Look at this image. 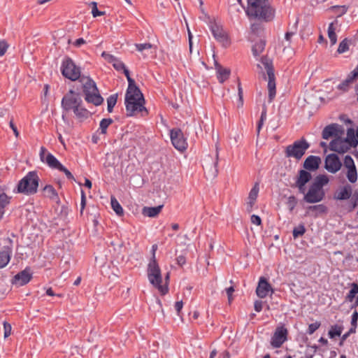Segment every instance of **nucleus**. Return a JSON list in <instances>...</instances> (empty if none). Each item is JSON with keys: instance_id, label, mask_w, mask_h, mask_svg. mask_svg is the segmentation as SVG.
<instances>
[{"instance_id": "6e6552de", "label": "nucleus", "mask_w": 358, "mask_h": 358, "mask_svg": "<svg viewBox=\"0 0 358 358\" xmlns=\"http://www.w3.org/2000/svg\"><path fill=\"white\" fill-rule=\"evenodd\" d=\"M73 87L75 90H70L62 99V108L66 112L72 110L75 106L83 103V101L80 97L82 89L79 86H73Z\"/></svg>"}, {"instance_id": "2f4dec72", "label": "nucleus", "mask_w": 358, "mask_h": 358, "mask_svg": "<svg viewBox=\"0 0 358 358\" xmlns=\"http://www.w3.org/2000/svg\"><path fill=\"white\" fill-rule=\"evenodd\" d=\"M122 71L127 77L128 81V87L127 91L134 90L138 92L139 87L136 86L135 80L131 78L129 71L126 68V66Z\"/></svg>"}, {"instance_id": "ea45409f", "label": "nucleus", "mask_w": 358, "mask_h": 358, "mask_svg": "<svg viewBox=\"0 0 358 358\" xmlns=\"http://www.w3.org/2000/svg\"><path fill=\"white\" fill-rule=\"evenodd\" d=\"M346 176L351 183H355L357 180V171L356 166L348 168Z\"/></svg>"}, {"instance_id": "3c124183", "label": "nucleus", "mask_w": 358, "mask_h": 358, "mask_svg": "<svg viewBox=\"0 0 358 358\" xmlns=\"http://www.w3.org/2000/svg\"><path fill=\"white\" fill-rule=\"evenodd\" d=\"M8 48V44L5 40H0V56H3L5 55L7 49Z\"/></svg>"}, {"instance_id": "393cba45", "label": "nucleus", "mask_w": 358, "mask_h": 358, "mask_svg": "<svg viewBox=\"0 0 358 358\" xmlns=\"http://www.w3.org/2000/svg\"><path fill=\"white\" fill-rule=\"evenodd\" d=\"M217 166V162H212L210 164H206V167H203L204 173L206 177L214 178L217 176L218 173Z\"/></svg>"}, {"instance_id": "4d7b16f0", "label": "nucleus", "mask_w": 358, "mask_h": 358, "mask_svg": "<svg viewBox=\"0 0 358 358\" xmlns=\"http://www.w3.org/2000/svg\"><path fill=\"white\" fill-rule=\"evenodd\" d=\"M86 205V196L83 190H81L80 214L82 215Z\"/></svg>"}, {"instance_id": "37998d69", "label": "nucleus", "mask_w": 358, "mask_h": 358, "mask_svg": "<svg viewBox=\"0 0 358 358\" xmlns=\"http://www.w3.org/2000/svg\"><path fill=\"white\" fill-rule=\"evenodd\" d=\"M286 204L290 212H292L296 206L297 205V199L295 196L292 195L287 198Z\"/></svg>"}, {"instance_id": "a19ab883", "label": "nucleus", "mask_w": 358, "mask_h": 358, "mask_svg": "<svg viewBox=\"0 0 358 358\" xmlns=\"http://www.w3.org/2000/svg\"><path fill=\"white\" fill-rule=\"evenodd\" d=\"M350 41L348 40L347 38H344L338 45V48L337 49V52L339 54H342L345 52L349 50V44Z\"/></svg>"}, {"instance_id": "a878e982", "label": "nucleus", "mask_w": 358, "mask_h": 358, "mask_svg": "<svg viewBox=\"0 0 358 358\" xmlns=\"http://www.w3.org/2000/svg\"><path fill=\"white\" fill-rule=\"evenodd\" d=\"M344 141L348 144L350 146V148L351 147L355 148L358 145V138H356L355 134V131L352 128H350L347 131V137L345 138H343Z\"/></svg>"}, {"instance_id": "de8ad7c7", "label": "nucleus", "mask_w": 358, "mask_h": 358, "mask_svg": "<svg viewBox=\"0 0 358 358\" xmlns=\"http://www.w3.org/2000/svg\"><path fill=\"white\" fill-rule=\"evenodd\" d=\"M350 287L351 289L349 291V292L348 293V294L346 295L345 300L348 301L352 302L355 299L357 292L355 290V289L353 287V286H350Z\"/></svg>"}, {"instance_id": "e433bc0d", "label": "nucleus", "mask_w": 358, "mask_h": 358, "mask_svg": "<svg viewBox=\"0 0 358 358\" xmlns=\"http://www.w3.org/2000/svg\"><path fill=\"white\" fill-rule=\"evenodd\" d=\"M113 122L111 118H103L101 120L99 124L100 133L101 134H106L107 133L108 127Z\"/></svg>"}, {"instance_id": "a18cd8bd", "label": "nucleus", "mask_w": 358, "mask_h": 358, "mask_svg": "<svg viewBox=\"0 0 358 358\" xmlns=\"http://www.w3.org/2000/svg\"><path fill=\"white\" fill-rule=\"evenodd\" d=\"M92 13L94 17H96L98 16H101L105 15V12L103 11H99L97 8V4L96 2L93 1L92 2Z\"/></svg>"}, {"instance_id": "052dcab7", "label": "nucleus", "mask_w": 358, "mask_h": 358, "mask_svg": "<svg viewBox=\"0 0 358 358\" xmlns=\"http://www.w3.org/2000/svg\"><path fill=\"white\" fill-rule=\"evenodd\" d=\"M183 307V302L182 301H176L175 303V309L177 312V315L178 316H180V313L182 310V308Z\"/></svg>"}, {"instance_id": "4be33fe9", "label": "nucleus", "mask_w": 358, "mask_h": 358, "mask_svg": "<svg viewBox=\"0 0 358 358\" xmlns=\"http://www.w3.org/2000/svg\"><path fill=\"white\" fill-rule=\"evenodd\" d=\"M352 186L349 184H346L335 192L334 197L336 200H347L352 196Z\"/></svg>"}, {"instance_id": "c03bdc74", "label": "nucleus", "mask_w": 358, "mask_h": 358, "mask_svg": "<svg viewBox=\"0 0 358 358\" xmlns=\"http://www.w3.org/2000/svg\"><path fill=\"white\" fill-rule=\"evenodd\" d=\"M112 65L117 71H121L125 67L124 64L117 57L114 60Z\"/></svg>"}, {"instance_id": "c85d7f7f", "label": "nucleus", "mask_w": 358, "mask_h": 358, "mask_svg": "<svg viewBox=\"0 0 358 358\" xmlns=\"http://www.w3.org/2000/svg\"><path fill=\"white\" fill-rule=\"evenodd\" d=\"M43 190L45 196L53 201L59 200L58 194L52 185H47L43 187Z\"/></svg>"}, {"instance_id": "9d476101", "label": "nucleus", "mask_w": 358, "mask_h": 358, "mask_svg": "<svg viewBox=\"0 0 358 358\" xmlns=\"http://www.w3.org/2000/svg\"><path fill=\"white\" fill-rule=\"evenodd\" d=\"M170 138L173 147L179 151L187 149V143L182 130L179 128H173L170 130Z\"/></svg>"}, {"instance_id": "7c9ffc66", "label": "nucleus", "mask_w": 358, "mask_h": 358, "mask_svg": "<svg viewBox=\"0 0 358 358\" xmlns=\"http://www.w3.org/2000/svg\"><path fill=\"white\" fill-rule=\"evenodd\" d=\"M266 41L260 39L257 41L252 48V54L255 57L259 56L265 49Z\"/></svg>"}, {"instance_id": "b1692460", "label": "nucleus", "mask_w": 358, "mask_h": 358, "mask_svg": "<svg viewBox=\"0 0 358 358\" xmlns=\"http://www.w3.org/2000/svg\"><path fill=\"white\" fill-rule=\"evenodd\" d=\"M72 110L76 117L80 121L87 119L90 115V112L83 106V103L77 105Z\"/></svg>"}, {"instance_id": "a211bd4d", "label": "nucleus", "mask_w": 358, "mask_h": 358, "mask_svg": "<svg viewBox=\"0 0 358 358\" xmlns=\"http://www.w3.org/2000/svg\"><path fill=\"white\" fill-rule=\"evenodd\" d=\"M329 149L339 154H343L350 150V146L343 138L337 136L330 142Z\"/></svg>"}, {"instance_id": "dca6fc26", "label": "nucleus", "mask_w": 358, "mask_h": 358, "mask_svg": "<svg viewBox=\"0 0 358 358\" xmlns=\"http://www.w3.org/2000/svg\"><path fill=\"white\" fill-rule=\"evenodd\" d=\"M357 79L358 64L355 69L348 75L347 78L337 86V89L343 92H346L350 90L351 85L356 82Z\"/></svg>"}, {"instance_id": "412c9836", "label": "nucleus", "mask_w": 358, "mask_h": 358, "mask_svg": "<svg viewBox=\"0 0 358 358\" xmlns=\"http://www.w3.org/2000/svg\"><path fill=\"white\" fill-rule=\"evenodd\" d=\"M321 164V158L318 156H308L303 164V170L310 173V171H317Z\"/></svg>"}, {"instance_id": "58836bf2", "label": "nucleus", "mask_w": 358, "mask_h": 358, "mask_svg": "<svg viewBox=\"0 0 358 358\" xmlns=\"http://www.w3.org/2000/svg\"><path fill=\"white\" fill-rule=\"evenodd\" d=\"M306 227L303 224H300L295 227L292 231V235L294 239L302 236L306 233Z\"/></svg>"}, {"instance_id": "bb28decb", "label": "nucleus", "mask_w": 358, "mask_h": 358, "mask_svg": "<svg viewBox=\"0 0 358 358\" xmlns=\"http://www.w3.org/2000/svg\"><path fill=\"white\" fill-rule=\"evenodd\" d=\"M162 208V205L155 207H144L143 208V214L150 217H155L161 212Z\"/></svg>"}, {"instance_id": "39448f33", "label": "nucleus", "mask_w": 358, "mask_h": 358, "mask_svg": "<svg viewBox=\"0 0 358 358\" xmlns=\"http://www.w3.org/2000/svg\"><path fill=\"white\" fill-rule=\"evenodd\" d=\"M39 177L35 171H29L18 182L17 190L18 193L25 195H33L37 192Z\"/></svg>"}, {"instance_id": "f257e3e1", "label": "nucleus", "mask_w": 358, "mask_h": 358, "mask_svg": "<svg viewBox=\"0 0 358 358\" xmlns=\"http://www.w3.org/2000/svg\"><path fill=\"white\" fill-rule=\"evenodd\" d=\"M62 76L71 81L78 80L75 86H79L85 96V100L96 106L103 102V99L99 94L95 82L89 76L81 75L80 68L76 65L73 59L66 57L61 65Z\"/></svg>"}, {"instance_id": "2eb2a0df", "label": "nucleus", "mask_w": 358, "mask_h": 358, "mask_svg": "<svg viewBox=\"0 0 358 358\" xmlns=\"http://www.w3.org/2000/svg\"><path fill=\"white\" fill-rule=\"evenodd\" d=\"M32 275L31 268L27 266L13 277L12 283L18 286L25 285L32 279Z\"/></svg>"}, {"instance_id": "ddd939ff", "label": "nucleus", "mask_w": 358, "mask_h": 358, "mask_svg": "<svg viewBox=\"0 0 358 358\" xmlns=\"http://www.w3.org/2000/svg\"><path fill=\"white\" fill-rule=\"evenodd\" d=\"M40 159L43 162L46 163L49 167L52 169L59 170L62 164L59 160L50 152H47L44 147L41 148Z\"/></svg>"}, {"instance_id": "4c0bfd02", "label": "nucleus", "mask_w": 358, "mask_h": 358, "mask_svg": "<svg viewBox=\"0 0 358 358\" xmlns=\"http://www.w3.org/2000/svg\"><path fill=\"white\" fill-rule=\"evenodd\" d=\"M117 100V94H111L107 99V110L108 113H112Z\"/></svg>"}, {"instance_id": "0e129e2a", "label": "nucleus", "mask_w": 358, "mask_h": 358, "mask_svg": "<svg viewBox=\"0 0 358 358\" xmlns=\"http://www.w3.org/2000/svg\"><path fill=\"white\" fill-rule=\"evenodd\" d=\"M266 113H267V108H266V106L265 104H264L259 120H262V121L266 120Z\"/></svg>"}, {"instance_id": "9b49d317", "label": "nucleus", "mask_w": 358, "mask_h": 358, "mask_svg": "<svg viewBox=\"0 0 358 358\" xmlns=\"http://www.w3.org/2000/svg\"><path fill=\"white\" fill-rule=\"evenodd\" d=\"M209 28L214 38L223 46L227 47L230 45V41L227 33L224 31L222 27L217 24L215 21H210Z\"/></svg>"}, {"instance_id": "774afa93", "label": "nucleus", "mask_w": 358, "mask_h": 358, "mask_svg": "<svg viewBox=\"0 0 358 358\" xmlns=\"http://www.w3.org/2000/svg\"><path fill=\"white\" fill-rule=\"evenodd\" d=\"M9 124H10V128H11V129H12V130L13 131V132H14V134H15V136H16V137H17V136H18V135H19V132H18V131H17V129L16 126L14 124V123H13V120H10V121Z\"/></svg>"}, {"instance_id": "6ab92c4d", "label": "nucleus", "mask_w": 358, "mask_h": 358, "mask_svg": "<svg viewBox=\"0 0 358 358\" xmlns=\"http://www.w3.org/2000/svg\"><path fill=\"white\" fill-rule=\"evenodd\" d=\"M273 293V289L265 277H260L256 288V294L259 298H265L269 293Z\"/></svg>"}, {"instance_id": "423d86ee", "label": "nucleus", "mask_w": 358, "mask_h": 358, "mask_svg": "<svg viewBox=\"0 0 358 358\" xmlns=\"http://www.w3.org/2000/svg\"><path fill=\"white\" fill-rule=\"evenodd\" d=\"M148 278L150 282L156 287L162 295H165L169 292L167 285H162V277L161 269L156 259H150L148 265Z\"/></svg>"}, {"instance_id": "4468645a", "label": "nucleus", "mask_w": 358, "mask_h": 358, "mask_svg": "<svg viewBox=\"0 0 358 358\" xmlns=\"http://www.w3.org/2000/svg\"><path fill=\"white\" fill-rule=\"evenodd\" d=\"M342 166V163L336 154L331 153L325 158L324 168L330 173H335Z\"/></svg>"}, {"instance_id": "e2e57ef3", "label": "nucleus", "mask_w": 358, "mask_h": 358, "mask_svg": "<svg viewBox=\"0 0 358 358\" xmlns=\"http://www.w3.org/2000/svg\"><path fill=\"white\" fill-rule=\"evenodd\" d=\"M254 308L257 312H258V313L261 312L262 310V308H263L262 301H256L254 304Z\"/></svg>"}, {"instance_id": "338daca9", "label": "nucleus", "mask_w": 358, "mask_h": 358, "mask_svg": "<svg viewBox=\"0 0 358 358\" xmlns=\"http://www.w3.org/2000/svg\"><path fill=\"white\" fill-rule=\"evenodd\" d=\"M238 96H239V101H240L241 105H243V90H242V87H241V85L240 83H238Z\"/></svg>"}, {"instance_id": "6e6d98bb", "label": "nucleus", "mask_w": 358, "mask_h": 358, "mask_svg": "<svg viewBox=\"0 0 358 358\" xmlns=\"http://www.w3.org/2000/svg\"><path fill=\"white\" fill-rule=\"evenodd\" d=\"M350 203L349 206V211L351 212L357 207L358 203V198L357 199V197L353 195L350 199Z\"/></svg>"}, {"instance_id": "13d9d810", "label": "nucleus", "mask_w": 358, "mask_h": 358, "mask_svg": "<svg viewBox=\"0 0 358 358\" xmlns=\"http://www.w3.org/2000/svg\"><path fill=\"white\" fill-rule=\"evenodd\" d=\"M357 320H358V312L357 310H355L352 315L351 325L352 327H357Z\"/></svg>"}, {"instance_id": "bf43d9fd", "label": "nucleus", "mask_w": 358, "mask_h": 358, "mask_svg": "<svg viewBox=\"0 0 358 358\" xmlns=\"http://www.w3.org/2000/svg\"><path fill=\"white\" fill-rule=\"evenodd\" d=\"M251 222L252 224H255L257 226H259L262 224V219L259 215H252L251 216Z\"/></svg>"}, {"instance_id": "473e14b6", "label": "nucleus", "mask_w": 358, "mask_h": 358, "mask_svg": "<svg viewBox=\"0 0 358 358\" xmlns=\"http://www.w3.org/2000/svg\"><path fill=\"white\" fill-rule=\"evenodd\" d=\"M338 21L335 20L334 22H331L328 27V36L331 42V45H334L337 42V36L335 32L334 24H337Z\"/></svg>"}, {"instance_id": "5fc2aeb1", "label": "nucleus", "mask_w": 358, "mask_h": 358, "mask_svg": "<svg viewBox=\"0 0 358 358\" xmlns=\"http://www.w3.org/2000/svg\"><path fill=\"white\" fill-rule=\"evenodd\" d=\"M3 329H4V337L7 338L11 334V329H12L11 325L8 322H3Z\"/></svg>"}, {"instance_id": "f8f14e48", "label": "nucleus", "mask_w": 358, "mask_h": 358, "mask_svg": "<svg viewBox=\"0 0 358 358\" xmlns=\"http://www.w3.org/2000/svg\"><path fill=\"white\" fill-rule=\"evenodd\" d=\"M288 331L284 326L277 327L271 337V345L275 348H280L287 340Z\"/></svg>"}, {"instance_id": "72a5a7b5", "label": "nucleus", "mask_w": 358, "mask_h": 358, "mask_svg": "<svg viewBox=\"0 0 358 358\" xmlns=\"http://www.w3.org/2000/svg\"><path fill=\"white\" fill-rule=\"evenodd\" d=\"M110 204L113 210L117 215L121 216L124 214L122 207L114 196H111L110 198Z\"/></svg>"}, {"instance_id": "5701e85b", "label": "nucleus", "mask_w": 358, "mask_h": 358, "mask_svg": "<svg viewBox=\"0 0 358 358\" xmlns=\"http://www.w3.org/2000/svg\"><path fill=\"white\" fill-rule=\"evenodd\" d=\"M215 69L217 73V78L220 83H223L229 78L230 69L222 67L217 61H215Z\"/></svg>"}, {"instance_id": "864d4df0", "label": "nucleus", "mask_w": 358, "mask_h": 358, "mask_svg": "<svg viewBox=\"0 0 358 358\" xmlns=\"http://www.w3.org/2000/svg\"><path fill=\"white\" fill-rule=\"evenodd\" d=\"M101 56L109 63L113 64L114 60L117 58L113 55L107 53L106 52H103Z\"/></svg>"}, {"instance_id": "49530a36", "label": "nucleus", "mask_w": 358, "mask_h": 358, "mask_svg": "<svg viewBox=\"0 0 358 358\" xmlns=\"http://www.w3.org/2000/svg\"><path fill=\"white\" fill-rule=\"evenodd\" d=\"M321 323L320 322H315V323L310 324L307 330V334L309 335L313 334L317 329L320 328Z\"/></svg>"}, {"instance_id": "09e8293b", "label": "nucleus", "mask_w": 358, "mask_h": 358, "mask_svg": "<svg viewBox=\"0 0 358 358\" xmlns=\"http://www.w3.org/2000/svg\"><path fill=\"white\" fill-rule=\"evenodd\" d=\"M344 166L348 169L355 166L353 159L350 155H346L344 158Z\"/></svg>"}, {"instance_id": "aec40b11", "label": "nucleus", "mask_w": 358, "mask_h": 358, "mask_svg": "<svg viewBox=\"0 0 358 358\" xmlns=\"http://www.w3.org/2000/svg\"><path fill=\"white\" fill-rule=\"evenodd\" d=\"M8 245L3 246L1 251H0V268H4L9 262L12 251H13V241L11 239L8 238Z\"/></svg>"}, {"instance_id": "0eeeda50", "label": "nucleus", "mask_w": 358, "mask_h": 358, "mask_svg": "<svg viewBox=\"0 0 358 358\" xmlns=\"http://www.w3.org/2000/svg\"><path fill=\"white\" fill-rule=\"evenodd\" d=\"M310 146V143L303 137L287 145L285 150V155L287 158L293 157L296 160H300Z\"/></svg>"}, {"instance_id": "603ef678", "label": "nucleus", "mask_w": 358, "mask_h": 358, "mask_svg": "<svg viewBox=\"0 0 358 358\" xmlns=\"http://www.w3.org/2000/svg\"><path fill=\"white\" fill-rule=\"evenodd\" d=\"M58 171L63 172L69 180H75L73 174L64 166L62 165Z\"/></svg>"}, {"instance_id": "f704fd0d", "label": "nucleus", "mask_w": 358, "mask_h": 358, "mask_svg": "<svg viewBox=\"0 0 358 358\" xmlns=\"http://www.w3.org/2000/svg\"><path fill=\"white\" fill-rule=\"evenodd\" d=\"M336 15L337 17H341L348 11V7L346 6H333L329 8Z\"/></svg>"}, {"instance_id": "79ce46f5", "label": "nucleus", "mask_w": 358, "mask_h": 358, "mask_svg": "<svg viewBox=\"0 0 358 358\" xmlns=\"http://www.w3.org/2000/svg\"><path fill=\"white\" fill-rule=\"evenodd\" d=\"M308 209L310 211H317L320 214L325 213L327 211V207L324 204L310 206Z\"/></svg>"}, {"instance_id": "f3484780", "label": "nucleus", "mask_w": 358, "mask_h": 358, "mask_svg": "<svg viewBox=\"0 0 358 358\" xmlns=\"http://www.w3.org/2000/svg\"><path fill=\"white\" fill-rule=\"evenodd\" d=\"M343 132L344 130L341 126L334 123L327 125L324 128L322 133V138L327 140L332 136H334L335 138L340 136V135L343 134Z\"/></svg>"}, {"instance_id": "1a4fd4ad", "label": "nucleus", "mask_w": 358, "mask_h": 358, "mask_svg": "<svg viewBox=\"0 0 358 358\" xmlns=\"http://www.w3.org/2000/svg\"><path fill=\"white\" fill-rule=\"evenodd\" d=\"M261 62L264 66L268 75V101L271 103L275 98L276 94L274 68L272 61L266 56H263L261 58Z\"/></svg>"}, {"instance_id": "cd10ccee", "label": "nucleus", "mask_w": 358, "mask_h": 358, "mask_svg": "<svg viewBox=\"0 0 358 358\" xmlns=\"http://www.w3.org/2000/svg\"><path fill=\"white\" fill-rule=\"evenodd\" d=\"M11 197L8 196L6 193H0V214L3 216L6 208L10 203Z\"/></svg>"}, {"instance_id": "f03ea898", "label": "nucleus", "mask_w": 358, "mask_h": 358, "mask_svg": "<svg viewBox=\"0 0 358 358\" xmlns=\"http://www.w3.org/2000/svg\"><path fill=\"white\" fill-rule=\"evenodd\" d=\"M312 179L310 172L305 170H299L295 177V182L291 185V187L297 188L299 192L303 194V200L308 203H315L322 201L325 197V192L323 187L327 185L329 179L325 174L317 176L307 191L306 185Z\"/></svg>"}, {"instance_id": "7ed1b4c3", "label": "nucleus", "mask_w": 358, "mask_h": 358, "mask_svg": "<svg viewBox=\"0 0 358 358\" xmlns=\"http://www.w3.org/2000/svg\"><path fill=\"white\" fill-rule=\"evenodd\" d=\"M246 15L250 18L257 19L264 22H271L275 17V9L268 0H247Z\"/></svg>"}, {"instance_id": "c756f323", "label": "nucleus", "mask_w": 358, "mask_h": 358, "mask_svg": "<svg viewBox=\"0 0 358 358\" xmlns=\"http://www.w3.org/2000/svg\"><path fill=\"white\" fill-rule=\"evenodd\" d=\"M259 190V183L256 182L250 191L248 195L249 201L248 202V205H249L250 208H252L255 204V202L258 196Z\"/></svg>"}, {"instance_id": "69168bd1", "label": "nucleus", "mask_w": 358, "mask_h": 358, "mask_svg": "<svg viewBox=\"0 0 358 358\" xmlns=\"http://www.w3.org/2000/svg\"><path fill=\"white\" fill-rule=\"evenodd\" d=\"M188 31V41H189V52H192V38L193 36L189 30V28H187Z\"/></svg>"}, {"instance_id": "680f3d73", "label": "nucleus", "mask_w": 358, "mask_h": 358, "mask_svg": "<svg viewBox=\"0 0 358 358\" xmlns=\"http://www.w3.org/2000/svg\"><path fill=\"white\" fill-rule=\"evenodd\" d=\"M176 262L180 266H182L186 263V257L183 255H179L176 257Z\"/></svg>"}, {"instance_id": "c9c22d12", "label": "nucleus", "mask_w": 358, "mask_h": 358, "mask_svg": "<svg viewBox=\"0 0 358 358\" xmlns=\"http://www.w3.org/2000/svg\"><path fill=\"white\" fill-rule=\"evenodd\" d=\"M343 327L337 324L332 325L328 332L330 338H334L336 336H340Z\"/></svg>"}, {"instance_id": "8fccbe9b", "label": "nucleus", "mask_w": 358, "mask_h": 358, "mask_svg": "<svg viewBox=\"0 0 358 358\" xmlns=\"http://www.w3.org/2000/svg\"><path fill=\"white\" fill-rule=\"evenodd\" d=\"M135 45L136 50L139 52H142L144 50L150 49L152 48V45L150 43H137Z\"/></svg>"}, {"instance_id": "20e7f679", "label": "nucleus", "mask_w": 358, "mask_h": 358, "mask_svg": "<svg viewBox=\"0 0 358 358\" xmlns=\"http://www.w3.org/2000/svg\"><path fill=\"white\" fill-rule=\"evenodd\" d=\"M127 116L132 117L140 113L142 117L148 114V111L144 106L145 99L143 94L138 88V92L131 90L127 91L124 98Z\"/></svg>"}]
</instances>
